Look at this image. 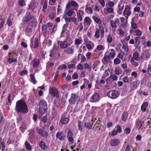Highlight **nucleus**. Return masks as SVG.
Returning a JSON list of instances; mask_svg holds the SVG:
<instances>
[{
	"instance_id": "nucleus-31",
	"label": "nucleus",
	"mask_w": 151,
	"mask_h": 151,
	"mask_svg": "<svg viewBox=\"0 0 151 151\" xmlns=\"http://www.w3.org/2000/svg\"><path fill=\"white\" fill-rule=\"evenodd\" d=\"M93 123H91L89 122H86L84 124V126L89 129H91L93 126Z\"/></svg>"
},
{
	"instance_id": "nucleus-12",
	"label": "nucleus",
	"mask_w": 151,
	"mask_h": 151,
	"mask_svg": "<svg viewBox=\"0 0 151 151\" xmlns=\"http://www.w3.org/2000/svg\"><path fill=\"white\" fill-rule=\"evenodd\" d=\"M120 143V140L118 139H111L110 142V145L112 147H116Z\"/></svg>"
},
{
	"instance_id": "nucleus-63",
	"label": "nucleus",
	"mask_w": 151,
	"mask_h": 151,
	"mask_svg": "<svg viewBox=\"0 0 151 151\" xmlns=\"http://www.w3.org/2000/svg\"><path fill=\"white\" fill-rule=\"evenodd\" d=\"M6 24L9 26H11L12 25V22L10 19H8L7 22Z\"/></svg>"
},
{
	"instance_id": "nucleus-39",
	"label": "nucleus",
	"mask_w": 151,
	"mask_h": 151,
	"mask_svg": "<svg viewBox=\"0 0 151 151\" xmlns=\"http://www.w3.org/2000/svg\"><path fill=\"white\" fill-rule=\"evenodd\" d=\"M118 133V132H117V131H116V129H114L112 132H109V135L113 136L116 135Z\"/></svg>"
},
{
	"instance_id": "nucleus-26",
	"label": "nucleus",
	"mask_w": 151,
	"mask_h": 151,
	"mask_svg": "<svg viewBox=\"0 0 151 151\" xmlns=\"http://www.w3.org/2000/svg\"><path fill=\"white\" fill-rule=\"evenodd\" d=\"M91 23V20L88 17H86L84 19V23H86L87 25L89 26Z\"/></svg>"
},
{
	"instance_id": "nucleus-38",
	"label": "nucleus",
	"mask_w": 151,
	"mask_h": 151,
	"mask_svg": "<svg viewBox=\"0 0 151 151\" xmlns=\"http://www.w3.org/2000/svg\"><path fill=\"white\" fill-rule=\"evenodd\" d=\"M110 24L112 28H115L117 27V24L115 22H114V20H111L110 21Z\"/></svg>"
},
{
	"instance_id": "nucleus-3",
	"label": "nucleus",
	"mask_w": 151,
	"mask_h": 151,
	"mask_svg": "<svg viewBox=\"0 0 151 151\" xmlns=\"http://www.w3.org/2000/svg\"><path fill=\"white\" fill-rule=\"evenodd\" d=\"M39 111L41 114H45L47 111V106L46 102L43 100H41L39 103Z\"/></svg>"
},
{
	"instance_id": "nucleus-21",
	"label": "nucleus",
	"mask_w": 151,
	"mask_h": 151,
	"mask_svg": "<svg viewBox=\"0 0 151 151\" xmlns=\"http://www.w3.org/2000/svg\"><path fill=\"white\" fill-rule=\"evenodd\" d=\"M99 64V61H96L94 62L92 65L93 69L95 71H96L98 68H99L98 66Z\"/></svg>"
},
{
	"instance_id": "nucleus-35",
	"label": "nucleus",
	"mask_w": 151,
	"mask_h": 151,
	"mask_svg": "<svg viewBox=\"0 0 151 151\" xmlns=\"http://www.w3.org/2000/svg\"><path fill=\"white\" fill-rule=\"evenodd\" d=\"M17 60L16 59H14L13 58H8L7 60L9 64H11L12 63H15L17 62Z\"/></svg>"
},
{
	"instance_id": "nucleus-60",
	"label": "nucleus",
	"mask_w": 151,
	"mask_h": 151,
	"mask_svg": "<svg viewBox=\"0 0 151 151\" xmlns=\"http://www.w3.org/2000/svg\"><path fill=\"white\" fill-rule=\"evenodd\" d=\"M104 59L106 62H108L110 60V57L109 55H105L104 56Z\"/></svg>"
},
{
	"instance_id": "nucleus-55",
	"label": "nucleus",
	"mask_w": 151,
	"mask_h": 151,
	"mask_svg": "<svg viewBox=\"0 0 151 151\" xmlns=\"http://www.w3.org/2000/svg\"><path fill=\"white\" fill-rule=\"evenodd\" d=\"M57 113L55 110L53 109L52 110V117L53 118H55L56 117V115Z\"/></svg>"
},
{
	"instance_id": "nucleus-53",
	"label": "nucleus",
	"mask_w": 151,
	"mask_h": 151,
	"mask_svg": "<svg viewBox=\"0 0 151 151\" xmlns=\"http://www.w3.org/2000/svg\"><path fill=\"white\" fill-rule=\"evenodd\" d=\"M107 12L109 13H112L113 12L114 9L112 7H108L106 9Z\"/></svg>"
},
{
	"instance_id": "nucleus-2",
	"label": "nucleus",
	"mask_w": 151,
	"mask_h": 151,
	"mask_svg": "<svg viewBox=\"0 0 151 151\" xmlns=\"http://www.w3.org/2000/svg\"><path fill=\"white\" fill-rule=\"evenodd\" d=\"M73 43V40L69 37L63 41H60V46L61 48L65 49L69 47Z\"/></svg>"
},
{
	"instance_id": "nucleus-45",
	"label": "nucleus",
	"mask_w": 151,
	"mask_h": 151,
	"mask_svg": "<svg viewBox=\"0 0 151 151\" xmlns=\"http://www.w3.org/2000/svg\"><path fill=\"white\" fill-rule=\"evenodd\" d=\"M73 135V134L71 132V131L70 129H69L68 130L67 132V137H71Z\"/></svg>"
},
{
	"instance_id": "nucleus-25",
	"label": "nucleus",
	"mask_w": 151,
	"mask_h": 151,
	"mask_svg": "<svg viewBox=\"0 0 151 151\" xmlns=\"http://www.w3.org/2000/svg\"><path fill=\"white\" fill-rule=\"evenodd\" d=\"M114 72L115 74L117 75H119L122 73L121 69L119 67H115Z\"/></svg>"
},
{
	"instance_id": "nucleus-27",
	"label": "nucleus",
	"mask_w": 151,
	"mask_h": 151,
	"mask_svg": "<svg viewBox=\"0 0 151 151\" xmlns=\"http://www.w3.org/2000/svg\"><path fill=\"white\" fill-rule=\"evenodd\" d=\"M74 13V12L73 9L67 10L66 11H65L66 14L69 17L72 16Z\"/></svg>"
},
{
	"instance_id": "nucleus-6",
	"label": "nucleus",
	"mask_w": 151,
	"mask_h": 151,
	"mask_svg": "<svg viewBox=\"0 0 151 151\" xmlns=\"http://www.w3.org/2000/svg\"><path fill=\"white\" fill-rule=\"evenodd\" d=\"M107 96L111 99H115L117 98L119 95L118 91L116 90L111 91L108 92Z\"/></svg>"
},
{
	"instance_id": "nucleus-10",
	"label": "nucleus",
	"mask_w": 151,
	"mask_h": 151,
	"mask_svg": "<svg viewBox=\"0 0 151 151\" xmlns=\"http://www.w3.org/2000/svg\"><path fill=\"white\" fill-rule=\"evenodd\" d=\"M36 21L35 19H33V21L32 23H29L28 25L27 26L25 30V32H31L32 31V27L33 26L36 25Z\"/></svg>"
},
{
	"instance_id": "nucleus-13",
	"label": "nucleus",
	"mask_w": 151,
	"mask_h": 151,
	"mask_svg": "<svg viewBox=\"0 0 151 151\" xmlns=\"http://www.w3.org/2000/svg\"><path fill=\"white\" fill-rule=\"evenodd\" d=\"M56 137L60 141L64 140L65 138V135L62 132H58L56 134Z\"/></svg>"
},
{
	"instance_id": "nucleus-11",
	"label": "nucleus",
	"mask_w": 151,
	"mask_h": 151,
	"mask_svg": "<svg viewBox=\"0 0 151 151\" xmlns=\"http://www.w3.org/2000/svg\"><path fill=\"white\" fill-rule=\"evenodd\" d=\"M36 129L37 132L41 136L45 137H47L48 136V133L42 129L37 127Z\"/></svg>"
},
{
	"instance_id": "nucleus-14",
	"label": "nucleus",
	"mask_w": 151,
	"mask_h": 151,
	"mask_svg": "<svg viewBox=\"0 0 151 151\" xmlns=\"http://www.w3.org/2000/svg\"><path fill=\"white\" fill-rule=\"evenodd\" d=\"M30 47L31 48L36 49L38 46V38H36L34 41H31Z\"/></svg>"
},
{
	"instance_id": "nucleus-56",
	"label": "nucleus",
	"mask_w": 151,
	"mask_h": 151,
	"mask_svg": "<svg viewBox=\"0 0 151 151\" xmlns=\"http://www.w3.org/2000/svg\"><path fill=\"white\" fill-rule=\"evenodd\" d=\"M68 26V25L66 24H65L64 25L63 27L61 33V34L65 32V31L66 30V29L67 28V27Z\"/></svg>"
},
{
	"instance_id": "nucleus-61",
	"label": "nucleus",
	"mask_w": 151,
	"mask_h": 151,
	"mask_svg": "<svg viewBox=\"0 0 151 151\" xmlns=\"http://www.w3.org/2000/svg\"><path fill=\"white\" fill-rule=\"evenodd\" d=\"M27 71L26 70H23L20 73V74L21 76H23L24 75L27 74Z\"/></svg>"
},
{
	"instance_id": "nucleus-1",
	"label": "nucleus",
	"mask_w": 151,
	"mask_h": 151,
	"mask_svg": "<svg viewBox=\"0 0 151 151\" xmlns=\"http://www.w3.org/2000/svg\"><path fill=\"white\" fill-rule=\"evenodd\" d=\"M15 110L23 114L27 113L28 111L26 103L21 100L16 102Z\"/></svg>"
},
{
	"instance_id": "nucleus-16",
	"label": "nucleus",
	"mask_w": 151,
	"mask_h": 151,
	"mask_svg": "<svg viewBox=\"0 0 151 151\" xmlns=\"http://www.w3.org/2000/svg\"><path fill=\"white\" fill-rule=\"evenodd\" d=\"M31 18V16L29 12H27L23 18L24 22H27L29 21Z\"/></svg>"
},
{
	"instance_id": "nucleus-49",
	"label": "nucleus",
	"mask_w": 151,
	"mask_h": 151,
	"mask_svg": "<svg viewBox=\"0 0 151 151\" xmlns=\"http://www.w3.org/2000/svg\"><path fill=\"white\" fill-rule=\"evenodd\" d=\"M86 10L87 12L89 14H91L92 13L93 10L91 7H88L86 8Z\"/></svg>"
},
{
	"instance_id": "nucleus-40",
	"label": "nucleus",
	"mask_w": 151,
	"mask_h": 151,
	"mask_svg": "<svg viewBox=\"0 0 151 151\" xmlns=\"http://www.w3.org/2000/svg\"><path fill=\"white\" fill-rule=\"evenodd\" d=\"M30 77L31 81L33 83V84H35L36 83V82L34 75L31 74L30 75Z\"/></svg>"
},
{
	"instance_id": "nucleus-20",
	"label": "nucleus",
	"mask_w": 151,
	"mask_h": 151,
	"mask_svg": "<svg viewBox=\"0 0 151 151\" xmlns=\"http://www.w3.org/2000/svg\"><path fill=\"white\" fill-rule=\"evenodd\" d=\"M63 52L67 54H72L74 52V50L72 47H69L63 50Z\"/></svg>"
},
{
	"instance_id": "nucleus-24",
	"label": "nucleus",
	"mask_w": 151,
	"mask_h": 151,
	"mask_svg": "<svg viewBox=\"0 0 151 151\" xmlns=\"http://www.w3.org/2000/svg\"><path fill=\"white\" fill-rule=\"evenodd\" d=\"M105 47L102 45H99L97 46L96 49L95 50L94 52H97L98 50L100 51L102 50H104L105 49Z\"/></svg>"
},
{
	"instance_id": "nucleus-19",
	"label": "nucleus",
	"mask_w": 151,
	"mask_h": 151,
	"mask_svg": "<svg viewBox=\"0 0 151 151\" xmlns=\"http://www.w3.org/2000/svg\"><path fill=\"white\" fill-rule=\"evenodd\" d=\"M69 119L62 116L61 117L60 122L63 124H66L69 122Z\"/></svg>"
},
{
	"instance_id": "nucleus-7",
	"label": "nucleus",
	"mask_w": 151,
	"mask_h": 151,
	"mask_svg": "<svg viewBox=\"0 0 151 151\" xmlns=\"http://www.w3.org/2000/svg\"><path fill=\"white\" fill-rule=\"evenodd\" d=\"M143 59V55H141L140 57H138V54L137 52H135L133 55V57H132L130 61L131 62L134 61V60L139 61H141Z\"/></svg>"
},
{
	"instance_id": "nucleus-50",
	"label": "nucleus",
	"mask_w": 151,
	"mask_h": 151,
	"mask_svg": "<svg viewBox=\"0 0 151 151\" xmlns=\"http://www.w3.org/2000/svg\"><path fill=\"white\" fill-rule=\"evenodd\" d=\"M107 42L109 43H111L112 41V38L110 35H109L107 38Z\"/></svg>"
},
{
	"instance_id": "nucleus-18",
	"label": "nucleus",
	"mask_w": 151,
	"mask_h": 151,
	"mask_svg": "<svg viewBox=\"0 0 151 151\" xmlns=\"http://www.w3.org/2000/svg\"><path fill=\"white\" fill-rule=\"evenodd\" d=\"M143 122L140 120L138 119L135 123V127L138 129H140L142 126Z\"/></svg>"
},
{
	"instance_id": "nucleus-54",
	"label": "nucleus",
	"mask_w": 151,
	"mask_h": 151,
	"mask_svg": "<svg viewBox=\"0 0 151 151\" xmlns=\"http://www.w3.org/2000/svg\"><path fill=\"white\" fill-rule=\"evenodd\" d=\"M71 20L73 23L76 24L77 23V18L76 17H70Z\"/></svg>"
},
{
	"instance_id": "nucleus-9",
	"label": "nucleus",
	"mask_w": 151,
	"mask_h": 151,
	"mask_svg": "<svg viewBox=\"0 0 151 151\" xmlns=\"http://www.w3.org/2000/svg\"><path fill=\"white\" fill-rule=\"evenodd\" d=\"M99 94L98 93H95L91 96L90 99V101L92 102H96L99 100Z\"/></svg>"
},
{
	"instance_id": "nucleus-28",
	"label": "nucleus",
	"mask_w": 151,
	"mask_h": 151,
	"mask_svg": "<svg viewBox=\"0 0 151 151\" xmlns=\"http://www.w3.org/2000/svg\"><path fill=\"white\" fill-rule=\"evenodd\" d=\"M39 146L41 149L44 150H45L46 149L47 147V146L45 143L43 141H41L39 143Z\"/></svg>"
},
{
	"instance_id": "nucleus-22",
	"label": "nucleus",
	"mask_w": 151,
	"mask_h": 151,
	"mask_svg": "<svg viewBox=\"0 0 151 151\" xmlns=\"http://www.w3.org/2000/svg\"><path fill=\"white\" fill-rule=\"evenodd\" d=\"M83 14V12L81 10H79L78 12L77 13L78 20L80 22L82 21V15Z\"/></svg>"
},
{
	"instance_id": "nucleus-30",
	"label": "nucleus",
	"mask_w": 151,
	"mask_h": 151,
	"mask_svg": "<svg viewBox=\"0 0 151 151\" xmlns=\"http://www.w3.org/2000/svg\"><path fill=\"white\" fill-rule=\"evenodd\" d=\"M148 106V104L147 102L144 103L141 106V109L142 111H145Z\"/></svg>"
},
{
	"instance_id": "nucleus-29",
	"label": "nucleus",
	"mask_w": 151,
	"mask_h": 151,
	"mask_svg": "<svg viewBox=\"0 0 151 151\" xmlns=\"http://www.w3.org/2000/svg\"><path fill=\"white\" fill-rule=\"evenodd\" d=\"M92 19L94 20V21L99 24H101V21L100 19L97 17L95 16H92Z\"/></svg>"
},
{
	"instance_id": "nucleus-41",
	"label": "nucleus",
	"mask_w": 151,
	"mask_h": 151,
	"mask_svg": "<svg viewBox=\"0 0 151 151\" xmlns=\"http://www.w3.org/2000/svg\"><path fill=\"white\" fill-rule=\"evenodd\" d=\"M42 33L45 35L47 32V25H44L42 27Z\"/></svg>"
},
{
	"instance_id": "nucleus-58",
	"label": "nucleus",
	"mask_w": 151,
	"mask_h": 151,
	"mask_svg": "<svg viewBox=\"0 0 151 151\" xmlns=\"http://www.w3.org/2000/svg\"><path fill=\"white\" fill-rule=\"evenodd\" d=\"M122 80L124 83H128L129 82V79L127 76L124 77Z\"/></svg>"
},
{
	"instance_id": "nucleus-51",
	"label": "nucleus",
	"mask_w": 151,
	"mask_h": 151,
	"mask_svg": "<svg viewBox=\"0 0 151 151\" xmlns=\"http://www.w3.org/2000/svg\"><path fill=\"white\" fill-rule=\"evenodd\" d=\"M116 128V131L118 133H120L122 131V128L121 126L119 125H117L116 127H115V129Z\"/></svg>"
},
{
	"instance_id": "nucleus-59",
	"label": "nucleus",
	"mask_w": 151,
	"mask_h": 151,
	"mask_svg": "<svg viewBox=\"0 0 151 151\" xmlns=\"http://www.w3.org/2000/svg\"><path fill=\"white\" fill-rule=\"evenodd\" d=\"M114 63L116 64H119L120 62V60L118 58H116L114 60Z\"/></svg>"
},
{
	"instance_id": "nucleus-37",
	"label": "nucleus",
	"mask_w": 151,
	"mask_h": 151,
	"mask_svg": "<svg viewBox=\"0 0 151 151\" xmlns=\"http://www.w3.org/2000/svg\"><path fill=\"white\" fill-rule=\"evenodd\" d=\"M82 41V39L76 38L75 40V44L76 45H78L81 43Z\"/></svg>"
},
{
	"instance_id": "nucleus-8",
	"label": "nucleus",
	"mask_w": 151,
	"mask_h": 151,
	"mask_svg": "<svg viewBox=\"0 0 151 151\" xmlns=\"http://www.w3.org/2000/svg\"><path fill=\"white\" fill-rule=\"evenodd\" d=\"M71 6L76 7L78 6V4L75 1L70 0L67 3L66 6V9H70V8Z\"/></svg>"
},
{
	"instance_id": "nucleus-44",
	"label": "nucleus",
	"mask_w": 151,
	"mask_h": 151,
	"mask_svg": "<svg viewBox=\"0 0 151 151\" xmlns=\"http://www.w3.org/2000/svg\"><path fill=\"white\" fill-rule=\"evenodd\" d=\"M99 27L100 29V32L101 33V37H103L104 34V29L103 27H102L101 26H99Z\"/></svg>"
},
{
	"instance_id": "nucleus-17",
	"label": "nucleus",
	"mask_w": 151,
	"mask_h": 151,
	"mask_svg": "<svg viewBox=\"0 0 151 151\" xmlns=\"http://www.w3.org/2000/svg\"><path fill=\"white\" fill-rule=\"evenodd\" d=\"M40 63V62L38 59H34L33 61V67L34 68L37 67L39 66Z\"/></svg>"
},
{
	"instance_id": "nucleus-4",
	"label": "nucleus",
	"mask_w": 151,
	"mask_h": 151,
	"mask_svg": "<svg viewBox=\"0 0 151 151\" xmlns=\"http://www.w3.org/2000/svg\"><path fill=\"white\" fill-rule=\"evenodd\" d=\"M80 100V97L77 94L73 93L71 94L69 102L70 104H74L76 102H78Z\"/></svg>"
},
{
	"instance_id": "nucleus-46",
	"label": "nucleus",
	"mask_w": 151,
	"mask_h": 151,
	"mask_svg": "<svg viewBox=\"0 0 151 151\" xmlns=\"http://www.w3.org/2000/svg\"><path fill=\"white\" fill-rule=\"evenodd\" d=\"M19 4L21 6H24L26 5L25 3L24 0H19Z\"/></svg>"
},
{
	"instance_id": "nucleus-36",
	"label": "nucleus",
	"mask_w": 151,
	"mask_h": 151,
	"mask_svg": "<svg viewBox=\"0 0 151 151\" xmlns=\"http://www.w3.org/2000/svg\"><path fill=\"white\" fill-rule=\"evenodd\" d=\"M77 123L78 124V129L81 132H82L83 129V124H81V122L80 121L78 120L77 121Z\"/></svg>"
},
{
	"instance_id": "nucleus-42",
	"label": "nucleus",
	"mask_w": 151,
	"mask_h": 151,
	"mask_svg": "<svg viewBox=\"0 0 151 151\" xmlns=\"http://www.w3.org/2000/svg\"><path fill=\"white\" fill-rule=\"evenodd\" d=\"M63 18H64L66 23H69L71 21L70 17H66V15L64 14Z\"/></svg>"
},
{
	"instance_id": "nucleus-52",
	"label": "nucleus",
	"mask_w": 151,
	"mask_h": 151,
	"mask_svg": "<svg viewBox=\"0 0 151 151\" xmlns=\"http://www.w3.org/2000/svg\"><path fill=\"white\" fill-rule=\"evenodd\" d=\"M16 53L15 52H12L9 53L8 54L9 58H14V55H16Z\"/></svg>"
},
{
	"instance_id": "nucleus-15",
	"label": "nucleus",
	"mask_w": 151,
	"mask_h": 151,
	"mask_svg": "<svg viewBox=\"0 0 151 151\" xmlns=\"http://www.w3.org/2000/svg\"><path fill=\"white\" fill-rule=\"evenodd\" d=\"M58 49V46L57 45L56 43H55L53 45V47L52 50L50 51V54L49 55L50 56L53 55L57 50Z\"/></svg>"
},
{
	"instance_id": "nucleus-5",
	"label": "nucleus",
	"mask_w": 151,
	"mask_h": 151,
	"mask_svg": "<svg viewBox=\"0 0 151 151\" xmlns=\"http://www.w3.org/2000/svg\"><path fill=\"white\" fill-rule=\"evenodd\" d=\"M50 93L52 96L57 98L59 96V92L58 90L54 87H50L49 88Z\"/></svg>"
},
{
	"instance_id": "nucleus-62",
	"label": "nucleus",
	"mask_w": 151,
	"mask_h": 151,
	"mask_svg": "<svg viewBox=\"0 0 151 151\" xmlns=\"http://www.w3.org/2000/svg\"><path fill=\"white\" fill-rule=\"evenodd\" d=\"M135 32L136 33V35L137 36H140L142 35L141 32L139 30H135Z\"/></svg>"
},
{
	"instance_id": "nucleus-64",
	"label": "nucleus",
	"mask_w": 151,
	"mask_h": 151,
	"mask_svg": "<svg viewBox=\"0 0 151 151\" xmlns=\"http://www.w3.org/2000/svg\"><path fill=\"white\" fill-rule=\"evenodd\" d=\"M147 71L148 73L151 75V65H149L147 67Z\"/></svg>"
},
{
	"instance_id": "nucleus-32",
	"label": "nucleus",
	"mask_w": 151,
	"mask_h": 151,
	"mask_svg": "<svg viewBox=\"0 0 151 151\" xmlns=\"http://www.w3.org/2000/svg\"><path fill=\"white\" fill-rule=\"evenodd\" d=\"M25 145L26 149L28 150H32V147L29 143L26 141L25 142Z\"/></svg>"
},
{
	"instance_id": "nucleus-23",
	"label": "nucleus",
	"mask_w": 151,
	"mask_h": 151,
	"mask_svg": "<svg viewBox=\"0 0 151 151\" xmlns=\"http://www.w3.org/2000/svg\"><path fill=\"white\" fill-rule=\"evenodd\" d=\"M128 116V113L126 111H124L122 115V120L124 122H126L127 120Z\"/></svg>"
},
{
	"instance_id": "nucleus-34",
	"label": "nucleus",
	"mask_w": 151,
	"mask_h": 151,
	"mask_svg": "<svg viewBox=\"0 0 151 151\" xmlns=\"http://www.w3.org/2000/svg\"><path fill=\"white\" fill-rule=\"evenodd\" d=\"M94 36L97 39H98L99 37L100 33L99 30V29L97 28L96 29L95 32V34Z\"/></svg>"
},
{
	"instance_id": "nucleus-48",
	"label": "nucleus",
	"mask_w": 151,
	"mask_h": 151,
	"mask_svg": "<svg viewBox=\"0 0 151 151\" xmlns=\"http://www.w3.org/2000/svg\"><path fill=\"white\" fill-rule=\"evenodd\" d=\"M110 76L111 77L112 81H116L117 80L118 78L115 74L112 75L111 74Z\"/></svg>"
},
{
	"instance_id": "nucleus-33",
	"label": "nucleus",
	"mask_w": 151,
	"mask_h": 151,
	"mask_svg": "<svg viewBox=\"0 0 151 151\" xmlns=\"http://www.w3.org/2000/svg\"><path fill=\"white\" fill-rule=\"evenodd\" d=\"M124 10L123 13V15L126 17H128L131 14V12L130 11Z\"/></svg>"
},
{
	"instance_id": "nucleus-57",
	"label": "nucleus",
	"mask_w": 151,
	"mask_h": 151,
	"mask_svg": "<svg viewBox=\"0 0 151 151\" xmlns=\"http://www.w3.org/2000/svg\"><path fill=\"white\" fill-rule=\"evenodd\" d=\"M124 133L127 134H129L130 132V129L129 128H127L124 130Z\"/></svg>"
},
{
	"instance_id": "nucleus-47",
	"label": "nucleus",
	"mask_w": 151,
	"mask_h": 151,
	"mask_svg": "<svg viewBox=\"0 0 151 151\" xmlns=\"http://www.w3.org/2000/svg\"><path fill=\"white\" fill-rule=\"evenodd\" d=\"M112 81V80L110 76L108 77L106 80V82L107 84L111 83Z\"/></svg>"
},
{
	"instance_id": "nucleus-43",
	"label": "nucleus",
	"mask_w": 151,
	"mask_h": 151,
	"mask_svg": "<svg viewBox=\"0 0 151 151\" xmlns=\"http://www.w3.org/2000/svg\"><path fill=\"white\" fill-rule=\"evenodd\" d=\"M118 6L119 9L117 10V12H119V11H120V13H119V14H122V11L124 9V6H122L120 7V5H119Z\"/></svg>"
}]
</instances>
